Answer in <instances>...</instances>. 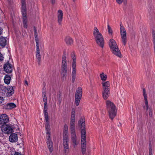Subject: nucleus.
I'll list each match as a JSON object with an SVG mask.
<instances>
[{
	"instance_id": "obj_1",
	"label": "nucleus",
	"mask_w": 155,
	"mask_h": 155,
	"mask_svg": "<svg viewBox=\"0 0 155 155\" xmlns=\"http://www.w3.org/2000/svg\"><path fill=\"white\" fill-rule=\"evenodd\" d=\"M78 125L81 126V147H86L85 126L84 118H81L78 122Z\"/></svg>"
},
{
	"instance_id": "obj_2",
	"label": "nucleus",
	"mask_w": 155,
	"mask_h": 155,
	"mask_svg": "<svg viewBox=\"0 0 155 155\" xmlns=\"http://www.w3.org/2000/svg\"><path fill=\"white\" fill-rule=\"evenodd\" d=\"M109 45L112 53L117 57L120 58L122 55L115 41L110 39L109 42Z\"/></svg>"
},
{
	"instance_id": "obj_3",
	"label": "nucleus",
	"mask_w": 155,
	"mask_h": 155,
	"mask_svg": "<svg viewBox=\"0 0 155 155\" xmlns=\"http://www.w3.org/2000/svg\"><path fill=\"white\" fill-rule=\"evenodd\" d=\"M106 105L109 117L112 120L116 115V107L114 104L110 101H106Z\"/></svg>"
},
{
	"instance_id": "obj_4",
	"label": "nucleus",
	"mask_w": 155,
	"mask_h": 155,
	"mask_svg": "<svg viewBox=\"0 0 155 155\" xmlns=\"http://www.w3.org/2000/svg\"><path fill=\"white\" fill-rule=\"evenodd\" d=\"M93 35L97 44L101 47L103 48L104 44L103 37L97 28L96 27H94V29Z\"/></svg>"
},
{
	"instance_id": "obj_5",
	"label": "nucleus",
	"mask_w": 155,
	"mask_h": 155,
	"mask_svg": "<svg viewBox=\"0 0 155 155\" xmlns=\"http://www.w3.org/2000/svg\"><path fill=\"white\" fill-rule=\"evenodd\" d=\"M21 12L22 16L23 23L24 27L27 28L28 27V19L26 14V9L25 0H21Z\"/></svg>"
},
{
	"instance_id": "obj_6",
	"label": "nucleus",
	"mask_w": 155,
	"mask_h": 155,
	"mask_svg": "<svg viewBox=\"0 0 155 155\" xmlns=\"http://www.w3.org/2000/svg\"><path fill=\"white\" fill-rule=\"evenodd\" d=\"M102 87V95L103 98L106 99L109 96L110 85L108 81H103L101 83Z\"/></svg>"
},
{
	"instance_id": "obj_7",
	"label": "nucleus",
	"mask_w": 155,
	"mask_h": 155,
	"mask_svg": "<svg viewBox=\"0 0 155 155\" xmlns=\"http://www.w3.org/2000/svg\"><path fill=\"white\" fill-rule=\"evenodd\" d=\"M66 59L65 53L63 55L61 65L62 78L63 80L65 79L67 76V69Z\"/></svg>"
},
{
	"instance_id": "obj_8",
	"label": "nucleus",
	"mask_w": 155,
	"mask_h": 155,
	"mask_svg": "<svg viewBox=\"0 0 155 155\" xmlns=\"http://www.w3.org/2000/svg\"><path fill=\"white\" fill-rule=\"evenodd\" d=\"M48 126L46 127V139H47V144L50 152H52L53 150L52 143L51 140L50 136V129L48 127Z\"/></svg>"
},
{
	"instance_id": "obj_9",
	"label": "nucleus",
	"mask_w": 155,
	"mask_h": 155,
	"mask_svg": "<svg viewBox=\"0 0 155 155\" xmlns=\"http://www.w3.org/2000/svg\"><path fill=\"white\" fill-rule=\"evenodd\" d=\"M72 81L74 82L75 81L76 77V57L74 54H72Z\"/></svg>"
},
{
	"instance_id": "obj_10",
	"label": "nucleus",
	"mask_w": 155,
	"mask_h": 155,
	"mask_svg": "<svg viewBox=\"0 0 155 155\" xmlns=\"http://www.w3.org/2000/svg\"><path fill=\"white\" fill-rule=\"evenodd\" d=\"M120 34L122 39V41L124 45L127 43V34L126 31L124 26L122 24H120Z\"/></svg>"
},
{
	"instance_id": "obj_11",
	"label": "nucleus",
	"mask_w": 155,
	"mask_h": 155,
	"mask_svg": "<svg viewBox=\"0 0 155 155\" xmlns=\"http://www.w3.org/2000/svg\"><path fill=\"white\" fill-rule=\"evenodd\" d=\"M71 138L73 146L75 148L79 143V140L76 137L75 133H71Z\"/></svg>"
},
{
	"instance_id": "obj_12",
	"label": "nucleus",
	"mask_w": 155,
	"mask_h": 155,
	"mask_svg": "<svg viewBox=\"0 0 155 155\" xmlns=\"http://www.w3.org/2000/svg\"><path fill=\"white\" fill-rule=\"evenodd\" d=\"M36 57L38 62V63H40L41 61V55L39 43H36Z\"/></svg>"
},
{
	"instance_id": "obj_13",
	"label": "nucleus",
	"mask_w": 155,
	"mask_h": 155,
	"mask_svg": "<svg viewBox=\"0 0 155 155\" xmlns=\"http://www.w3.org/2000/svg\"><path fill=\"white\" fill-rule=\"evenodd\" d=\"M8 116L5 114H2L0 116V124H4L8 121Z\"/></svg>"
},
{
	"instance_id": "obj_14",
	"label": "nucleus",
	"mask_w": 155,
	"mask_h": 155,
	"mask_svg": "<svg viewBox=\"0 0 155 155\" xmlns=\"http://www.w3.org/2000/svg\"><path fill=\"white\" fill-rule=\"evenodd\" d=\"M143 93L144 100V105L143 106V108L145 109H146V110L147 111L148 110V109H149L150 108L149 107V105L147 99V94L146 93V90L145 89H143Z\"/></svg>"
},
{
	"instance_id": "obj_15",
	"label": "nucleus",
	"mask_w": 155,
	"mask_h": 155,
	"mask_svg": "<svg viewBox=\"0 0 155 155\" xmlns=\"http://www.w3.org/2000/svg\"><path fill=\"white\" fill-rule=\"evenodd\" d=\"M63 140H69L68 127L67 125H64L63 132Z\"/></svg>"
},
{
	"instance_id": "obj_16",
	"label": "nucleus",
	"mask_w": 155,
	"mask_h": 155,
	"mask_svg": "<svg viewBox=\"0 0 155 155\" xmlns=\"http://www.w3.org/2000/svg\"><path fill=\"white\" fill-rule=\"evenodd\" d=\"M4 69L5 71L7 73H10L12 71V65L7 63L4 65Z\"/></svg>"
},
{
	"instance_id": "obj_17",
	"label": "nucleus",
	"mask_w": 155,
	"mask_h": 155,
	"mask_svg": "<svg viewBox=\"0 0 155 155\" xmlns=\"http://www.w3.org/2000/svg\"><path fill=\"white\" fill-rule=\"evenodd\" d=\"M75 118H71L70 122V129L71 133H75Z\"/></svg>"
},
{
	"instance_id": "obj_18",
	"label": "nucleus",
	"mask_w": 155,
	"mask_h": 155,
	"mask_svg": "<svg viewBox=\"0 0 155 155\" xmlns=\"http://www.w3.org/2000/svg\"><path fill=\"white\" fill-rule=\"evenodd\" d=\"M69 140H63V146L64 151L65 153H67L69 151Z\"/></svg>"
},
{
	"instance_id": "obj_19",
	"label": "nucleus",
	"mask_w": 155,
	"mask_h": 155,
	"mask_svg": "<svg viewBox=\"0 0 155 155\" xmlns=\"http://www.w3.org/2000/svg\"><path fill=\"white\" fill-rule=\"evenodd\" d=\"M6 94L8 97H9L12 95L14 93V90L12 86H8L5 91Z\"/></svg>"
},
{
	"instance_id": "obj_20",
	"label": "nucleus",
	"mask_w": 155,
	"mask_h": 155,
	"mask_svg": "<svg viewBox=\"0 0 155 155\" xmlns=\"http://www.w3.org/2000/svg\"><path fill=\"white\" fill-rule=\"evenodd\" d=\"M63 12L62 10H59L57 12L58 21L59 25H61L63 18Z\"/></svg>"
},
{
	"instance_id": "obj_21",
	"label": "nucleus",
	"mask_w": 155,
	"mask_h": 155,
	"mask_svg": "<svg viewBox=\"0 0 155 155\" xmlns=\"http://www.w3.org/2000/svg\"><path fill=\"white\" fill-rule=\"evenodd\" d=\"M9 140L10 142L13 143L16 142L18 140V136L16 134L12 133L9 136Z\"/></svg>"
},
{
	"instance_id": "obj_22",
	"label": "nucleus",
	"mask_w": 155,
	"mask_h": 155,
	"mask_svg": "<svg viewBox=\"0 0 155 155\" xmlns=\"http://www.w3.org/2000/svg\"><path fill=\"white\" fill-rule=\"evenodd\" d=\"M7 44V40L5 38L0 37V46L4 48Z\"/></svg>"
},
{
	"instance_id": "obj_23",
	"label": "nucleus",
	"mask_w": 155,
	"mask_h": 155,
	"mask_svg": "<svg viewBox=\"0 0 155 155\" xmlns=\"http://www.w3.org/2000/svg\"><path fill=\"white\" fill-rule=\"evenodd\" d=\"M82 94V90L81 87H78L76 90L75 94V97L81 98Z\"/></svg>"
},
{
	"instance_id": "obj_24",
	"label": "nucleus",
	"mask_w": 155,
	"mask_h": 155,
	"mask_svg": "<svg viewBox=\"0 0 155 155\" xmlns=\"http://www.w3.org/2000/svg\"><path fill=\"white\" fill-rule=\"evenodd\" d=\"M16 107V105L13 103H8L4 106L5 108L8 110H11L15 107Z\"/></svg>"
},
{
	"instance_id": "obj_25",
	"label": "nucleus",
	"mask_w": 155,
	"mask_h": 155,
	"mask_svg": "<svg viewBox=\"0 0 155 155\" xmlns=\"http://www.w3.org/2000/svg\"><path fill=\"white\" fill-rule=\"evenodd\" d=\"M64 41L68 45H71L73 43L72 38L69 36H67L65 37Z\"/></svg>"
},
{
	"instance_id": "obj_26",
	"label": "nucleus",
	"mask_w": 155,
	"mask_h": 155,
	"mask_svg": "<svg viewBox=\"0 0 155 155\" xmlns=\"http://www.w3.org/2000/svg\"><path fill=\"white\" fill-rule=\"evenodd\" d=\"M11 77L9 75H6L4 78L5 83L7 84H9L10 82Z\"/></svg>"
},
{
	"instance_id": "obj_27",
	"label": "nucleus",
	"mask_w": 155,
	"mask_h": 155,
	"mask_svg": "<svg viewBox=\"0 0 155 155\" xmlns=\"http://www.w3.org/2000/svg\"><path fill=\"white\" fill-rule=\"evenodd\" d=\"M3 130L5 134H8L12 132V129L10 127L6 126L3 129Z\"/></svg>"
},
{
	"instance_id": "obj_28",
	"label": "nucleus",
	"mask_w": 155,
	"mask_h": 155,
	"mask_svg": "<svg viewBox=\"0 0 155 155\" xmlns=\"http://www.w3.org/2000/svg\"><path fill=\"white\" fill-rule=\"evenodd\" d=\"M34 35L35 37V39L36 41V43H39V40L38 37V34L37 31V29L35 27L34 28Z\"/></svg>"
},
{
	"instance_id": "obj_29",
	"label": "nucleus",
	"mask_w": 155,
	"mask_h": 155,
	"mask_svg": "<svg viewBox=\"0 0 155 155\" xmlns=\"http://www.w3.org/2000/svg\"><path fill=\"white\" fill-rule=\"evenodd\" d=\"M44 115L45 117V120L47 124L45 126V129H46V127L47 126H48V127L50 129V126L48 124V113L44 114Z\"/></svg>"
},
{
	"instance_id": "obj_30",
	"label": "nucleus",
	"mask_w": 155,
	"mask_h": 155,
	"mask_svg": "<svg viewBox=\"0 0 155 155\" xmlns=\"http://www.w3.org/2000/svg\"><path fill=\"white\" fill-rule=\"evenodd\" d=\"M100 76L101 80L104 81H105L107 79V75L104 73H102L100 74Z\"/></svg>"
},
{
	"instance_id": "obj_31",
	"label": "nucleus",
	"mask_w": 155,
	"mask_h": 155,
	"mask_svg": "<svg viewBox=\"0 0 155 155\" xmlns=\"http://www.w3.org/2000/svg\"><path fill=\"white\" fill-rule=\"evenodd\" d=\"M81 98H78V97H75V104L76 106H78L80 103V101Z\"/></svg>"
},
{
	"instance_id": "obj_32",
	"label": "nucleus",
	"mask_w": 155,
	"mask_h": 155,
	"mask_svg": "<svg viewBox=\"0 0 155 155\" xmlns=\"http://www.w3.org/2000/svg\"><path fill=\"white\" fill-rule=\"evenodd\" d=\"M152 36L153 38V42L154 45V48L155 51V31H152Z\"/></svg>"
},
{
	"instance_id": "obj_33",
	"label": "nucleus",
	"mask_w": 155,
	"mask_h": 155,
	"mask_svg": "<svg viewBox=\"0 0 155 155\" xmlns=\"http://www.w3.org/2000/svg\"><path fill=\"white\" fill-rule=\"evenodd\" d=\"M48 105L47 104H44V113H48L47 112Z\"/></svg>"
},
{
	"instance_id": "obj_34",
	"label": "nucleus",
	"mask_w": 155,
	"mask_h": 155,
	"mask_svg": "<svg viewBox=\"0 0 155 155\" xmlns=\"http://www.w3.org/2000/svg\"><path fill=\"white\" fill-rule=\"evenodd\" d=\"M107 30L109 33L110 34H112V30L111 28L110 27L109 25H107Z\"/></svg>"
},
{
	"instance_id": "obj_35",
	"label": "nucleus",
	"mask_w": 155,
	"mask_h": 155,
	"mask_svg": "<svg viewBox=\"0 0 155 155\" xmlns=\"http://www.w3.org/2000/svg\"><path fill=\"white\" fill-rule=\"evenodd\" d=\"M75 111L74 109H72L71 111V117L75 118Z\"/></svg>"
},
{
	"instance_id": "obj_36",
	"label": "nucleus",
	"mask_w": 155,
	"mask_h": 155,
	"mask_svg": "<svg viewBox=\"0 0 155 155\" xmlns=\"http://www.w3.org/2000/svg\"><path fill=\"white\" fill-rule=\"evenodd\" d=\"M149 115L150 117L153 116V110L151 109H149Z\"/></svg>"
},
{
	"instance_id": "obj_37",
	"label": "nucleus",
	"mask_w": 155,
	"mask_h": 155,
	"mask_svg": "<svg viewBox=\"0 0 155 155\" xmlns=\"http://www.w3.org/2000/svg\"><path fill=\"white\" fill-rule=\"evenodd\" d=\"M86 147H81L82 152L83 154H84L85 152Z\"/></svg>"
},
{
	"instance_id": "obj_38",
	"label": "nucleus",
	"mask_w": 155,
	"mask_h": 155,
	"mask_svg": "<svg viewBox=\"0 0 155 155\" xmlns=\"http://www.w3.org/2000/svg\"><path fill=\"white\" fill-rule=\"evenodd\" d=\"M4 99L2 97L0 96V104H1L4 103Z\"/></svg>"
},
{
	"instance_id": "obj_39",
	"label": "nucleus",
	"mask_w": 155,
	"mask_h": 155,
	"mask_svg": "<svg viewBox=\"0 0 155 155\" xmlns=\"http://www.w3.org/2000/svg\"><path fill=\"white\" fill-rule=\"evenodd\" d=\"M149 154H153L152 149L151 146H150L149 147Z\"/></svg>"
},
{
	"instance_id": "obj_40",
	"label": "nucleus",
	"mask_w": 155,
	"mask_h": 155,
	"mask_svg": "<svg viewBox=\"0 0 155 155\" xmlns=\"http://www.w3.org/2000/svg\"><path fill=\"white\" fill-rule=\"evenodd\" d=\"M124 0H116V2L119 4H121Z\"/></svg>"
},
{
	"instance_id": "obj_41",
	"label": "nucleus",
	"mask_w": 155,
	"mask_h": 155,
	"mask_svg": "<svg viewBox=\"0 0 155 155\" xmlns=\"http://www.w3.org/2000/svg\"><path fill=\"white\" fill-rule=\"evenodd\" d=\"M4 58V56L0 52V61H2Z\"/></svg>"
},
{
	"instance_id": "obj_42",
	"label": "nucleus",
	"mask_w": 155,
	"mask_h": 155,
	"mask_svg": "<svg viewBox=\"0 0 155 155\" xmlns=\"http://www.w3.org/2000/svg\"><path fill=\"white\" fill-rule=\"evenodd\" d=\"M43 101L44 102V104H47V97H43Z\"/></svg>"
},
{
	"instance_id": "obj_43",
	"label": "nucleus",
	"mask_w": 155,
	"mask_h": 155,
	"mask_svg": "<svg viewBox=\"0 0 155 155\" xmlns=\"http://www.w3.org/2000/svg\"><path fill=\"white\" fill-rule=\"evenodd\" d=\"M14 155H22L18 152H15Z\"/></svg>"
},
{
	"instance_id": "obj_44",
	"label": "nucleus",
	"mask_w": 155,
	"mask_h": 155,
	"mask_svg": "<svg viewBox=\"0 0 155 155\" xmlns=\"http://www.w3.org/2000/svg\"><path fill=\"white\" fill-rule=\"evenodd\" d=\"M51 2L52 4H54L56 2V0H51Z\"/></svg>"
},
{
	"instance_id": "obj_45",
	"label": "nucleus",
	"mask_w": 155,
	"mask_h": 155,
	"mask_svg": "<svg viewBox=\"0 0 155 155\" xmlns=\"http://www.w3.org/2000/svg\"><path fill=\"white\" fill-rule=\"evenodd\" d=\"M25 85L28 86V83L26 81H25L24 83Z\"/></svg>"
},
{
	"instance_id": "obj_46",
	"label": "nucleus",
	"mask_w": 155,
	"mask_h": 155,
	"mask_svg": "<svg viewBox=\"0 0 155 155\" xmlns=\"http://www.w3.org/2000/svg\"><path fill=\"white\" fill-rule=\"evenodd\" d=\"M2 29L0 27V35L2 34Z\"/></svg>"
},
{
	"instance_id": "obj_47",
	"label": "nucleus",
	"mask_w": 155,
	"mask_h": 155,
	"mask_svg": "<svg viewBox=\"0 0 155 155\" xmlns=\"http://www.w3.org/2000/svg\"><path fill=\"white\" fill-rule=\"evenodd\" d=\"M43 97H46V95L45 94H44L43 96Z\"/></svg>"
},
{
	"instance_id": "obj_48",
	"label": "nucleus",
	"mask_w": 155,
	"mask_h": 155,
	"mask_svg": "<svg viewBox=\"0 0 155 155\" xmlns=\"http://www.w3.org/2000/svg\"><path fill=\"white\" fill-rule=\"evenodd\" d=\"M76 0H73V1L74 2H75V1Z\"/></svg>"
},
{
	"instance_id": "obj_49",
	"label": "nucleus",
	"mask_w": 155,
	"mask_h": 155,
	"mask_svg": "<svg viewBox=\"0 0 155 155\" xmlns=\"http://www.w3.org/2000/svg\"><path fill=\"white\" fill-rule=\"evenodd\" d=\"M59 102L60 103L61 102V100H59Z\"/></svg>"
},
{
	"instance_id": "obj_50",
	"label": "nucleus",
	"mask_w": 155,
	"mask_h": 155,
	"mask_svg": "<svg viewBox=\"0 0 155 155\" xmlns=\"http://www.w3.org/2000/svg\"><path fill=\"white\" fill-rule=\"evenodd\" d=\"M149 155H153V154H149Z\"/></svg>"
}]
</instances>
